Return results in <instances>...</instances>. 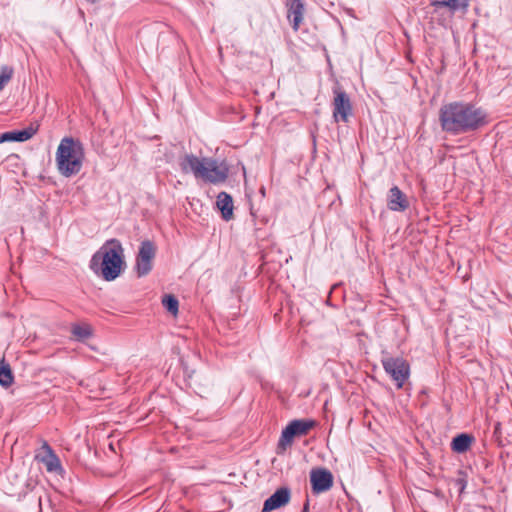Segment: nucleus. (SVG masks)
<instances>
[{
    "label": "nucleus",
    "instance_id": "nucleus-1",
    "mask_svg": "<svg viewBox=\"0 0 512 512\" xmlns=\"http://www.w3.org/2000/svg\"><path fill=\"white\" fill-rule=\"evenodd\" d=\"M486 118L485 111L471 103L453 102L440 110L442 128L454 134L476 130L486 124Z\"/></svg>",
    "mask_w": 512,
    "mask_h": 512
},
{
    "label": "nucleus",
    "instance_id": "nucleus-2",
    "mask_svg": "<svg viewBox=\"0 0 512 512\" xmlns=\"http://www.w3.org/2000/svg\"><path fill=\"white\" fill-rule=\"evenodd\" d=\"M90 269L106 281L115 280L122 273L125 260L124 249L119 241H107L91 258Z\"/></svg>",
    "mask_w": 512,
    "mask_h": 512
},
{
    "label": "nucleus",
    "instance_id": "nucleus-3",
    "mask_svg": "<svg viewBox=\"0 0 512 512\" xmlns=\"http://www.w3.org/2000/svg\"><path fill=\"white\" fill-rule=\"evenodd\" d=\"M85 152L83 144L75 138L64 137L56 150L55 162L59 173L64 177L78 174L83 166Z\"/></svg>",
    "mask_w": 512,
    "mask_h": 512
},
{
    "label": "nucleus",
    "instance_id": "nucleus-4",
    "mask_svg": "<svg viewBox=\"0 0 512 512\" xmlns=\"http://www.w3.org/2000/svg\"><path fill=\"white\" fill-rule=\"evenodd\" d=\"M180 166L183 172L193 173L195 178L210 183H220L227 178L228 169L225 164L212 158H199L192 154L185 155Z\"/></svg>",
    "mask_w": 512,
    "mask_h": 512
},
{
    "label": "nucleus",
    "instance_id": "nucleus-5",
    "mask_svg": "<svg viewBox=\"0 0 512 512\" xmlns=\"http://www.w3.org/2000/svg\"><path fill=\"white\" fill-rule=\"evenodd\" d=\"M313 426L314 422L309 420H294L290 422L282 431L278 443V453H283L292 444L294 437L307 434Z\"/></svg>",
    "mask_w": 512,
    "mask_h": 512
},
{
    "label": "nucleus",
    "instance_id": "nucleus-6",
    "mask_svg": "<svg viewBox=\"0 0 512 512\" xmlns=\"http://www.w3.org/2000/svg\"><path fill=\"white\" fill-rule=\"evenodd\" d=\"M385 371L397 383V387L401 388L409 377V365L402 358L387 357L382 360Z\"/></svg>",
    "mask_w": 512,
    "mask_h": 512
},
{
    "label": "nucleus",
    "instance_id": "nucleus-7",
    "mask_svg": "<svg viewBox=\"0 0 512 512\" xmlns=\"http://www.w3.org/2000/svg\"><path fill=\"white\" fill-rule=\"evenodd\" d=\"M155 255L156 247L152 242L144 241L141 243L135 265L139 277L146 276L152 270Z\"/></svg>",
    "mask_w": 512,
    "mask_h": 512
},
{
    "label": "nucleus",
    "instance_id": "nucleus-8",
    "mask_svg": "<svg viewBox=\"0 0 512 512\" xmlns=\"http://www.w3.org/2000/svg\"><path fill=\"white\" fill-rule=\"evenodd\" d=\"M333 119L335 122H347L352 115V104L349 96L340 89L334 90Z\"/></svg>",
    "mask_w": 512,
    "mask_h": 512
},
{
    "label": "nucleus",
    "instance_id": "nucleus-9",
    "mask_svg": "<svg viewBox=\"0 0 512 512\" xmlns=\"http://www.w3.org/2000/svg\"><path fill=\"white\" fill-rule=\"evenodd\" d=\"M310 482L314 493H322L332 487L333 475L324 468L313 469L310 473Z\"/></svg>",
    "mask_w": 512,
    "mask_h": 512
},
{
    "label": "nucleus",
    "instance_id": "nucleus-10",
    "mask_svg": "<svg viewBox=\"0 0 512 512\" xmlns=\"http://www.w3.org/2000/svg\"><path fill=\"white\" fill-rule=\"evenodd\" d=\"M290 501V490L282 487L275 491L265 502L262 512H271L279 509Z\"/></svg>",
    "mask_w": 512,
    "mask_h": 512
},
{
    "label": "nucleus",
    "instance_id": "nucleus-11",
    "mask_svg": "<svg viewBox=\"0 0 512 512\" xmlns=\"http://www.w3.org/2000/svg\"><path fill=\"white\" fill-rule=\"evenodd\" d=\"M430 5L435 12L446 8L451 14L457 12L465 14L470 5V0H430Z\"/></svg>",
    "mask_w": 512,
    "mask_h": 512
},
{
    "label": "nucleus",
    "instance_id": "nucleus-12",
    "mask_svg": "<svg viewBox=\"0 0 512 512\" xmlns=\"http://www.w3.org/2000/svg\"><path fill=\"white\" fill-rule=\"evenodd\" d=\"M387 206L392 211H404L408 208L409 201L405 194L397 186H394L389 190Z\"/></svg>",
    "mask_w": 512,
    "mask_h": 512
},
{
    "label": "nucleus",
    "instance_id": "nucleus-13",
    "mask_svg": "<svg viewBox=\"0 0 512 512\" xmlns=\"http://www.w3.org/2000/svg\"><path fill=\"white\" fill-rule=\"evenodd\" d=\"M37 132V127L29 126L19 131L5 132L0 136V144L4 142H24L29 140Z\"/></svg>",
    "mask_w": 512,
    "mask_h": 512
},
{
    "label": "nucleus",
    "instance_id": "nucleus-14",
    "mask_svg": "<svg viewBox=\"0 0 512 512\" xmlns=\"http://www.w3.org/2000/svg\"><path fill=\"white\" fill-rule=\"evenodd\" d=\"M304 18V5L301 0H291L288 3V19L294 30H298Z\"/></svg>",
    "mask_w": 512,
    "mask_h": 512
},
{
    "label": "nucleus",
    "instance_id": "nucleus-15",
    "mask_svg": "<svg viewBox=\"0 0 512 512\" xmlns=\"http://www.w3.org/2000/svg\"><path fill=\"white\" fill-rule=\"evenodd\" d=\"M43 454L38 455L37 458L45 465L47 471L58 472L61 470V465L58 457L52 452L48 445L43 446Z\"/></svg>",
    "mask_w": 512,
    "mask_h": 512
},
{
    "label": "nucleus",
    "instance_id": "nucleus-16",
    "mask_svg": "<svg viewBox=\"0 0 512 512\" xmlns=\"http://www.w3.org/2000/svg\"><path fill=\"white\" fill-rule=\"evenodd\" d=\"M217 207L222 213V217L228 221L233 218V200L230 195L225 192H221L217 196Z\"/></svg>",
    "mask_w": 512,
    "mask_h": 512
},
{
    "label": "nucleus",
    "instance_id": "nucleus-17",
    "mask_svg": "<svg viewBox=\"0 0 512 512\" xmlns=\"http://www.w3.org/2000/svg\"><path fill=\"white\" fill-rule=\"evenodd\" d=\"M71 333L76 340L85 341L92 336V328L88 324H74Z\"/></svg>",
    "mask_w": 512,
    "mask_h": 512
},
{
    "label": "nucleus",
    "instance_id": "nucleus-18",
    "mask_svg": "<svg viewBox=\"0 0 512 512\" xmlns=\"http://www.w3.org/2000/svg\"><path fill=\"white\" fill-rule=\"evenodd\" d=\"M472 438L467 434H461L455 437L452 441V449L455 452H465L471 445Z\"/></svg>",
    "mask_w": 512,
    "mask_h": 512
},
{
    "label": "nucleus",
    "instance_id": "nucleus-19",
    "mask_svg": "<svg viewBox=\"0 0 512 512\" xmlns=\"http://www.w3.org/2000/svg\"><path fill=\"white\" fill-rule=\"evenodd\" d=\"M13 382L12 371L8 364L0 360V385L9 387Z\"/></svg>",
    "mask_w": 512,
    "mask_h": 512
},
{
    "label": "nucleus",
    "instance_id": "nucleus-20",
    "mask_svg": "<svg viewBox=\"0 0 512 512\" xmlns=\"http://www.w3.org/2000/svg\"><path fill=\"white\" fill-rule=\"evenodd\" d=\"M162 304L172 315H177L179 303L173 295H166L162 300Z\"/></svg>",
    "mask_w": 512,
    "mask_h": 512
},
{
    "label": "nucleus",
    "instance_id": "nucleus-21",
    "mask_svg": "<svg viewBox=\"0 0 512 512\" xmlns=\"http://www.w3.org/2000/svg\"><path fill=\"white\" fill-rule=\"evenodd\" d=\"M13 75V69L9 67L2 68L1 74H0V92L3 90V88L6 86V84L11 80Z\"/></svg>",
    "mask_w": 512,
    "mask_h": 512
}]
</instances>
